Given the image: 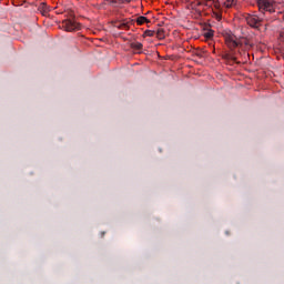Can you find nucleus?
<instances>
[{
  "label": "nucleus",
  "instance_id": "obj_12",
  "mask_svg": "<svg viewBox=\"0 0 284 284\" xmlns=\"http://www.w3.org/2000/svg\"><path fill=\"white\" fill-rule=\"evenodd\" d=\"M156 31L145 30L143 37H154Z\"/></svg>",
  "mask_w": 284,
  "mask_h": 284
},
{
  "label": "nucleus",
  "instance_id": "obj_3",
  "mask_svg": "<svg viewBox=\"0 0 284 284\" xmlns=\"http://www.w3.org/2000/svg\"><path fill=\"white\" fill-rule=\"evenodd\" d=\"M265 18L263 16H257L255 13H247L245 16V21L250 28L253 30H261V27L263 26V20Z\"/></svg>",
  "mask_w": 284,
  "mask_h": 284
},
{
  "label": "nucleus",
  "instance_id": "obj_7",
  "mask_svg": "<svg viewBox=\"0 0 284 284\" xmlns=\"http://www.w3.org/2000/svg\"><path fill=\"white\" fill-rule=\"evenodd\" d=\"M237 0H226L223 2L224 8H233V6H236Z\"/></svg>",
  "mask_w": 284,
  "mask_h": 284
},
{
  "label": "nucleus",
  "instance_id": "obj_6",
  "mask_svg": "<svg viewBox=\"0 0 284 284\" xmlns=\"http://www.w3.org/2000/svg\"><path fill=\"white\" fill-rule=\"evenodd\" d=\"M212 3H214V0H200L197 2V6H205L206 8H212Z\"/></svg>",
  "mask_w": 284,
  "mask_h": 284
},
{
  "label": "nucleus",
  "instance_id": "obj_9",
  "mask_svg": "<svg viewBox=\"0 0 284 284\" xmlns=\"http://www.w3.org/2000/svg\"><path fill=\"white\" fill-rule=\"evenodd\" d=\"M130 48H132V50H143V43H141V42H132L130 44Z\"/></svg>",
  "mask_w": 284,
  "mask_h": 284
},
{
  "label": "nucleus",
  "instance_id": "obj_13",
  "mask_svg": "<svg viewBox=\"0 0 284 284\" xmlns=\"http://www.w3.org/2000/svg\"><path fill=\"white\" fill-rule=\"evenodd\" d=\"M204 37H205V39H212L214 37V31L209 30V31L204 32Z\"/></svg>",
  "mask_w": 284,
  "mask_h": 284
},
{
  "label": "nucleus",
  "instance_id": "obj_16",
  "mask_svg": "<svg viewBox=\"0 0 284 284\" xmlns=\"http://www.w3.org/2000/svg\"><path fill=\"white\" fill-rule=\"evenodd\" d=\"M42 6L45 7V2H43Z\"/></svg>",
  "mask_w": 284,
  "mask_h": 284
},
{
  "label": "nucleus",
  "instance_id": "obj_1",
  "mask_svg": "<svg viewBox=\"0 0 284 284\" xmlns=\"http://www.w3.org/2000/svg\"><path fill=\"white\" fill-rule=\"evenodd\" d=\"M224 39L227 48L231 50V53H227L225 59H227V61H233V63H241L236 61V54L234 53V50H236V48H252L250 40H247V38H241L237 40L236 36H234L232 32H226L224 34Z\"/></svg>",
  "mask_w": 284,
  "mask_h": 284
},
{
  "label": "nucleus",
  "instance_id": "obj_15",
  "mask_svg": "<svg viewBox=\"0 0 284 284\" xmlns=\"http://www.w3.org/2000/svg\"><path fill=\"white\" fill-rule=\"evenodd\" d=\"M280 37H281L282 41H284V29L281 31Z\"/></svg>",
  "mask_w": 284,
  "mask_h": 284
},
{
  "label": "nucleus",
  "instance_id": "obj_5",
  "mask_svg": "<svg viewBox=\"0 0 284 284\" xmlns=\"http://www.w3.org/2000/svg\"><path fill=\"white\" fill-rule=\"evenodd\" d=\"M135 22L138 26H143V23H151L150 19H148L145 16L138 17Z\"/></svg>",
  "mask_w": 284,
  "mask_h": 284
},
{
  "label": "nucleus",
  "instance_id": "obj_14",
  "mask_svg": "<svg viewBox=\"0 0 284 284\" xmlns=\"http://www.w3.org/2000/svg\"><path fill=\"white\" fill-rule=\"evenodd\" d=\"M118 28H119L120 30H129V29H130V27L128 26V23H120V24H118Z\"/></svg>",
  "mask_w": 284,
  "mask_h": 284
},
{
  "label": "nucleus",
  "instance_id": "obj_4",
  "mask_svg": "<svg viewBox=\"0 0 284 284\" xmlns=\"http://www.w3.org/2000/svg\"><path fill=\"white\" fill-rule=\"evenodd\" d=\"M62 28L65 32H77V30H81V23L74 19H67L62 21Z\"/></svg>",
  "mask_w": 284,
  "mask_h": 284
},
{
  "label": "nucleus",
  "instance_id": "obj_8",
  "mask_svg": "<svg viewBox=\"0 0 284 284\" xmlns=\"http://www.w3.org/2000/svg\"><path fill=\"white\" fill-rule=\"evenodd\" d=\"M155 37L160 40L165 39V29H158V31L155 32Z\"/></svg>",
  "mask_w": 284,
  "mask_h": 284
},
{
  "label": "nucleus",
  "instance_id": "obj_2",
  "mask_svg": "<svg viewBox=\"0 0 284 284\" xmlns=\"http://www.w3.org/2000/svg\"><path fill=\"white\" fill-rule=\"evenodd\" d=\"M283 6V0H257V8L260 12L265 17V13L274 14L276 8Z\"/></svg>",
  "mask_w": 284,
  "mask_h": 284
},
{
  "label": "nucleus",
  "instance_id": "obj_11",
  "mask_svg": "<svg viewBox=\"0 0 284 284\" xmlns=\"http://www.w3.org/2000/svg\"><path fill=\"white\" fill-rule=\"evenodd\" d=\"M213 17H214V19H216L217 21H221V19H223V16H222L221 11H214V10H213Z\"/></svg>",
  "mask_w": 284,
  "mask_h": 284
},
{
  "label": "nucleus",
  "instance_id": "obj_10",
  "mask_svg": "<svg viewBox=\"0 0 284 284\" xmlns=\"http://www.w3.org/2000/svg\"><path fill=\"white\" fill-rule=\"evenodd\" d=\"M212 3V10L214 11V10H216V11H221V3L219 2V1H215V0H213V2H211Z\"/></svg>",
  "mask_w": 284,
  "mask_h": 284
}]
</instances>
